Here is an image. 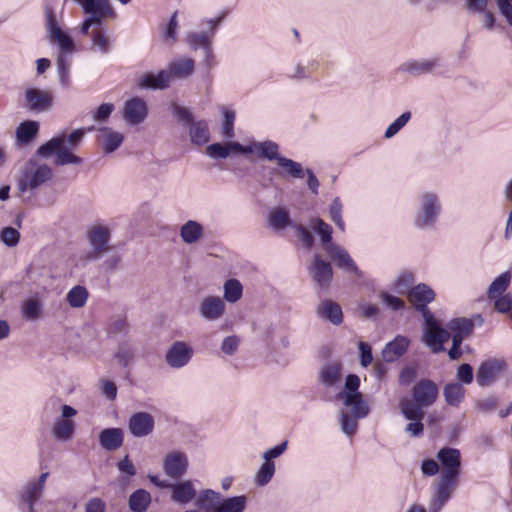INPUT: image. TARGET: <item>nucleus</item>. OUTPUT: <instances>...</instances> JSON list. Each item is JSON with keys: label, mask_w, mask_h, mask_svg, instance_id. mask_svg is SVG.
Listing matches in <instances>:
<instances>
[{"label": "nucleus", "mask_w": 512, "mask_h": 512, "mask_svg": "<svg viewBox=\"0 0 512 512\" xmlns=\"http://www.w3.org/2000/svg\"><path fill=\"white\" fill-rule=\"evenodd\" d=\"M189 134L191 142L195 145H203L207 143L210 138L208 125L203 120L192 123L189 129Z\"/></svg>", "instance_id": "nucleus-43"}, {"label": "nucleus", "mask_w": 512, "mask_h": 512, "mask_svg": "<svg viewBox=\"0 0 512 512\" xmlns=\"http://www.w3.org/2000/svg\"><path fill=\"white\" fill-rule=\"evenodd\" d=\"M199 315L206 321H217L225 313V303L219 296H206L198 305Z\"/></svg>", "instance_id": "nucleus-12"}, {"label": "nucleus", "mask_w": 512, "mask_h": 512, "mask_svg": "<svg viewBox=\"0 0 512 512\" xmlns=\"http://www.w3.org/2000/svg\"><path fill=\"white\" fill-rule=\"evenodd\" d=\"M92 41V50H98L102 54H107L110 50V38L106 34L105 28L93 29L90 33Z\"/></svg>", "instance_id": "nucleus-46"}, {"label": "nucleus", "mask_w": 512, "mask_h": 512, "mask_svg": "<svg viewBox=\"0 0 512 512\" xmlns=\"http://www.w3.org/2000/svg\"><path fill=\"white\" fill-rule=\"evenodd\" d=\"M133 358H134L133 348H131L128 344L119 345V347L115 353V359L121 366L127 367L132 362Z\"/></svg>", "instance_id": "nucleus-57"}, {"label": "nucleus", "mask_w": 512, "mask_h": 512, "mask_svg": "<svg viewBox=\"0 0 512 512\" xmlns=\"http://www.w3.org/2000/svg\"><path fill=\"white\" fill-rule=\"evenodd\" d=\"M325 251L336 262L339 268L345 269L357 277H362V272L358 269L357 265L345 249L336 244H329L325 246Z\"/></svg>", "instance_id": "nucleus-20"}, {"label": "nucleus", "mask_w": 512, "mask_h": 512, "mask_svg": "<svg viewBox=\"0 0 512 512\" xmlns=\"http://www.w3.org/2000/svg\"><path fill=\"white\" fill-rule=\"evenodd\" d=\"M412 399L402 398L399 409L406 419L424 418L423 409L431 407L439 395L438 385L430 379H420L411 388Z\"/></svg>", "instance_id": "nucleus-2"}, {"label": "nucleus", "mask_w": 512, "mask_h": 512, "mask_svg": "<svg viewBox=\"0 0 512 512\" xmlns=\"http://www.w3.org/2000/svg\"><path fill=\"white\" fill-rule=\"evenodd\" d=\"M99 442L103 449L114 451L123 444V431L120 428H106L99 434Z\"/></svg>", "instance_id": "nucleus-29"}, {"label": "nucleus", "mask_w": 512, "mask_h": 512, "mask_svg": "<svg viewBox=\"0 0 512 512\" xmlns=\"http://www.w3.org/2000/svg\"><path fill=\"white\" fill-rule=\"evenodd\" d=\"M43 489H39L30 481L26 484L23 492L21 493L20 500L27 505L28 512H35L34 504L41 497Z\"/></svg>", "instance_id": "nucleus-47"}, {"label": "nucleus", "mask_w": 512, "mask_h": 512, "mask_svg": "<svg viewBox=\"0 0 512 512\" xmlns=\"http://www.w3.org/2000/svg\"><path fill=\"white\" fill-rule=\"evenodd\" d=\"M268 224L274 230H283L287 226H294L288 211L282 207L270 211Z\"/></svg>", "instance_id": "nucleus-39"}, {"label": "nucleus", "mask_w": 512, "mask_h": 512, "mask_svg": "<svg viewBox=\"0 0 512 512\" xmlns=\"http://www.w3.org/2000/svg\"><path fill=\"white\" fill-rule=\"evenodd\" d=\"M26 107L34 112L48 111L52 107L53 95L50 91L28 88L25 91Z\"/></svg>", "instance_id": "nucleus-13"}, {"label": "nucleus", "mask_w": 512, "mask_h": 512, "mask_svg": "<svg viewBox=\"0 0 512 512\" xmlns=\"http://www.w3.org/2000/svg\"><path fill=\"white\" fill-rule=\"evenodd\" d=\"M220 493L212 490L205 489L198 495L195 505L205 512H214L218 502H220Z\"/></svg>", "instance_id": "nucleus-36"}, {"label": "nucleus", "mask_w": 512, "mask_h": 512, "mask_svg": "<svg viewBox=\"0 0 512 512\" xmlns=\"http://www.w3.org/2000/svg\"><path fill=\"white\" fill-rule=\"evenodd\" d=\"M243 293V287L239 280L228 279L223 285V299L230 302L236 303L241 299Z\"/></svg>", "instance_id": "nucleus-45"}, {"label": "nucleus", "mask_w": 512, "mask_h": 512, "mask_svg": "<svg viewBox=\"0 0 512 512\" xmlns=\"http://www.w3.org/2000/svg\"><path fill=\"white\" fill-rule=\"evenodd\" d=\"M72 149H69L65 146V134H60L46 143L39 146L36 151L37 156L42 158H49L51 155H55L54 164L57 166H64L68 164L79 165L82 163V159L73 154L71 152Z\"/></svg>", "instance_id": "nucleus-5"}, {"label": "nucleus", "mask_w": 512, "mask_h": 512, "mask_svg": "<svg viewBox=\"0 0 512 512\" xmlns=\"http://www.w3.org/2000/svg\"><path fill=\"white\" fill-rule=\"evenodd\" d=\"M342 209L343 205L339 197H335L329 207V216L334 224L341 230L344 231L345 224L342 220Z\"/></svg>", "instance_id": "nucleus-53"}, {"label": "nucleus", "mask_w": 512, "mask_h": 512, "mask_svg": "<svg viewBox=\"0 0 512 512\" xmlns=\"http://www.w3.org/2000/svg\"><path fill=\"white\" fill-rule=\"evenodd\" d=\"M188 458L180 451L168 453L163 460V470L167 476L180 479L187 471Z\"/></svg>", "instance_id": "nucleus-15"}, {"label": "nucleus", "mask_w": 512, "mask_h": 512, "mask_svg": "<svg viewBox=\"0 0 512 512\" xmlns=\"http://www.w3.org/2000/svg\"><path fill=\"white\" fill-rule=\"evenodd\" d=\"M414 283V276L410 272H402L393 283V289L399 294H408Z\"/></svg>", "instance_id": "nucleus-52"}, {"label": "nucleus", "mask_w": 512, "mask_h": 512, "mask_svg": "<svg viewBox=\"0 0 512 512\" xmlns=\"http://www.w3.org/2000/svg\"><path fill=\"white\" fill-rule=\"evenodd\" d=\"M45 16L50 39L52 41H57L62 51L71 52L74 49V42L72 38L65 34L58 26L53 10L46 7Z\"/></svg>", "instance_id": "nucleus-11"}, {"label": "nucleus", "mask_w": 512, "mask_h": 512, "mask_svg": "<svg viewBox=\"0 0 512 512\" xmlns=\"http://www.w3.org/2000/svg\"><path fill=\"white\" fill-rule=\"evenodd\" d=\"M192 355L193 350L188 344L176 341L167 351L165 361L171 368L179 369L188 364Z\"/></svg>", "instance_id": "nucleus-14"}, {"label": "nucleus", "mask_w": 512, "mask_h": 512, "mask_svg": "<svg viewBox=\"0 0 512 512\" xmlns=\"http://www.w3.org/2000/svg\"><path fill=\"white\" fill-rule=\"evenodd\" d=\"M449 338V333L440 325L424 329L423 341L431 348L433 353H439L444 350L443 343Z\"/></svg>", "instance_id": "nucleus-23"}, {"label": "nucleus", "mask_w": 512, "mask_h": 512, "mask_svg": "<svg viewBox=\"0 0 512 512\" xmlns=\"http://www.w3.org/2000/svg\"><path fill=\"white\" fill-rule=\"evenodd\" d=\"M313 230L320 235L321 241L326 246L331 243L332 240V228L326 222L320 218H314L310 222Z\"/></svg>", "instance_id": "nucleus-49"}, {"label": "nucleus", "mask_w": 512, "mask_h": 512, "mask_svg": "<svg viewBox=\"0 0 512 512\" xmlns=\"http://www.w3.org/2000/svg\"><path fill=\"white\" fill-rule=\"evenodd\" d=\"M440 67L439 58H422L412 59L404 62L399 67V70L403 73H407L411 76L417 77L423 74L432 73L434 70Z\"/></svg>", "instance_id": "nucleus-16"}, {"label": "nucleus", "mask_w": 512, "mask_h": 512, "mask_svg": "<svg viewBox=\"0 0 512 512\" xmlns=\"http://www.w3.org/2000/svg\"><path fill=\"white\" fill-rule=\"evenodd\" d=\"M359 386H360V379L357 375L355 374H349L347 377H346V380H345V385H344V388L342 391H340L338 394H337V397L339 399H342L344 398V395H356V394H361L358 389H359Z\"/></svg>", "instance_id": "nucleus-55"}, {"label": "nucleus", "mask_w": 512, "mask_h": 512, "mask_svg": "<svg viewBox=\"0 0 512 512\" xmlns=\"http://www.w3.org/2000/svg\"><path fill=\"white\" fill-rule=\"evenodd\" d=\"M75 423L68 419H56L52 426V435L59 441L66 442L72 439Z\"/></svg>", "instance_id": "nucleus-34"}, {"label": "nucleus", "mask_w": 512, "mask_h": 512, "mask_svg": "<svg viewBox=\"0 0 512 512\" xmlns=\"http://www.w3.org/2000/svg\"><path fill=\"white\" fill-rule=\"evenodd\" d=\"M473 327L474 324L472 320L467 318H455L452 319L448 324V328L452 333L460 334L465 337L472 333Z\"/></svg>", "instance_id": "nucleus-48"}, {"label": "nucleus", "mask_w": 512, "mask_h": 512, "mask_svg": "<svg viewBox=\"0 0 512 512\" xmlns=\"http://www.w3.org/2000/svg\"><path fill=\"white\" fill-rule=\"evenodd\" d=\"M116 15H99V14H90L81 24L80 31L82 34H89V29L91 27H96L95 29L104 28L103 21L107 18H115Z\"/></svg>", "instance_id": "nucleus-51"}, {"label": "nucleus", "mask_w": 512, "mask_h": 512, "mask_svg": "<svg viewBox=\"0 0 512 512\" xmlns=\"http://www.w3.org/2000/svg\"><path fill=\"white\" fill-rule=\"evenodd\" d=\"M494 300V309L501 313L509 315L512 310V295L510 293L498 296Z\"/></svg>", "instance_id": "nucleus-59"}, {"label": "nucleus", "mask_w": 512, "mask_h": 512, "mask_svg": "<svg viewBox=\"0 0 512 512\" xmlns=\"http://www.w3.org/2000/svg\"><path fill=\"white\" fill-rule=\"evenodd\" d=\"M275 473V464L272 461H266L261 464L256 476L255 483L258 486L266 485Z\"/></svg>", "instance_id": "nucleus-50"}, {"label": "nucleus", "mask_w": 512, "mask_h": 512, "mask_svg": "<svg viewBox=\"0 0 512 512\" xmlns=\"http://www.w3.org/2000/svg\"><path fill=\"white\" fill-rule=\"evenodd\" d=\"M171 109L179 122L189 124L190 126L192 123H195L193 121L192 113L187 108L179 106L176 103H173L171 105Z\"/></svg>", "instance_id": "nucleus-63"}, {"label": "nucleus", "mask_w": 512, "mask_h": 512, "mask_svg": "<svg viewBox=\"0 0 512 512\" xmlns=\"http://www.w3.org/2000/svg\"><path fill=\"white\" fill-rule=\"evenodd\" d=\"M194 71V61L191 58H179L169 63V73L176 78H186Z\"/></svg>", "instance_id": "nucleus-38"}, {"label": "nucleus", "mask_w": 512, "mask_h": 512, "mask_svg": "<svg viewBox=\"0 0 512 512\" xmlns=\"http://www.w3.org/2000/svg\"><path fill=\"white\" fill-rule=\"evenodd\" d=\"M222 114V134L225 138L231 139L234 137L235 112L233 110L223 109Z\"/></svg>", "instance_id": "nucleus-56"}, {"label": "nucleus", "mask_w": 512, "mask_h": 512, "mask_svg": "<svg viewBox=\"0 0 512 512\" xmlns=\"http://www.w3.org/2000/svg\"><path fill=\"white\" fill-rule=\"evenodd\" d=\"M443 396L448 405L457 407L465 398V389L459 382L448 383L443 388Z\"/></svg>", "instance_id": "nucleus-33"}, {"label": "nucleus", "mask_w": 512, "mask_h": 512, "mask_svg": "<svg viewBox=\"0 0 512 512\" xmlns=\"http://www.w3.org/2000/svg\"><path fill=\"white\" fill-rule=\"evenodd\" d=\"M236 152L240 154H251L252 147L251 146H243L242 144L230 141L226 144L222 143H213L207 146L206 154L212 159H225L230 153Z\"/></svg>", "instance_id": "nucleus-17"}, {"label": "nucleus", "mask_w": 512, "mask_h": 512, "mask_svg": "<svg viewBox=\"0 0 512 512\" xmlns=\"http://www.w3.org/2000/svg\"><path fill=\"white\" fill-rule=\"evenodd\" d=\"M111 231L107 226L94 225L87 230V240L90 250L87 253L88 260H99L109 253L112 246L109 244Z\"/></svg>", "instance_id": "nucleus-7"}, {"label": "nucleus", "mask_w": 512, "mask_h": 512, "mask_svg": "<svg viewBox=\"0 0 512 512\" xmlns=\"http://www.w3.org/2000/svg\"><path fill=\"white\" fill-rule=\"evenodd\" d=\"M171 81V75L167 70H161L157 74L146 73L142 75L138 81V86L143 89H160L167 88Z\"/></svg>", "instance_id": "nucleus-24"}, {"label": "nucleus", "mask_w": 512, "mask_h": 512, "mask_svg": "<svg viewBox=\"0 0 512 512\" xmlns=\"http://www.w3.org/2000/svg\"><path fill=\"white\" fill-rule=\"evenodd\" d=\"M511 281V273L509 271L503 272L490 284L487 290V298L489 300L496 299L498 296L504 295L503 293L509 287Z\"/></svg>", "instance_id": "nucleus-41"}, {"label": "nucleus", "mask_w": 512, "mask_h": 512, "mask_svg": "<svg viewBox=\"0 0 512 512\" xmlns=\"http://www.w3.org/2000/svg\"><path fill=\"white\" fill-rule=\"evenodd\" d=\"M411 119V113L409 111L402 113L396 118L386 129L385 138H392L395 136Z\"/></svg>", "instance_id": "nucleus-54"}, {"label": "nucleus", "mask_w": 512, "mask_h": 512, "mask_svg": "<svg viewBox=\"0 0 512 512\" xmlns=\"http://www.w3.org/2000/svg\"><path fill=\"white\" fill-rule=\"evenodd\" d=\"M341 400H343L346 407L351 408V412L356 419L364 418L368 415L369 407L363 400L362 394L344 395V398Z\"/></svg>", "instance_id": "nucleus-31"}, {"label": "nucleus", "mask_w": 512, "mask_h": 512, "mask_svg": "<svg viewBox=\"0 0 512 512\" xmlns=\"http://www.w3.org/2000/svg\"><path fill=\"white\" fill-rule=\"evenodd\" d=\"M159 488H167L171 490V500L177 504L186 505L196 498V489L192 481L185 480L177 483H169L163 481L157 483Z\"/></svg>", "instance_id": "nucleus-8"}, {"label": "nucleus", "mask_w": 512, "mask_h": 512, "mask_svg": "<svg viewBox=\"0 0 512 512\" xmlns=\"http://www.w3.org/2000/svg\"><path fill=\"white\" fill-rule=\"evenodd\" d=\"M52 178L53 171L48 165L38 164L36 160L30 159L20 170L17 178V190L20 195H23L51 181Z\"/></svg>", "instance_id": "nucleus-3"}, {"label": "nucleus", "mask_w": 512, "mask_h": 512, "mask_svg": "<svg viewBox=\"0 0 512 512\" xmlns=\"http://www.w3.org/2000/svg\"><path fill=\"white\" fill-rule=\"evenodd\" d=\"M179 235L183 243L192 245L203 238L204 227L196 220H188L180 227Z\"/></svg>", "instance_id": "nucleus-25"}, {"label": "nucleus", "mask_w": 512, "mask_h": 512, "mask_svg": "<svg viewBox=\"0 0 512 512\" xmlns=\"http://www.w3.org/2000/svg\"><path fill=\"white\" fill-rule=\"evenodd\" d=\"M408 299L416 310H423L435 299V292L428 285L420 283L409 290Z\"/></svg>", "instance_id": "nucleus-22"}, {"label": "nucleus", "mask_w": 512, "mask_h": 512, "mask_svg": "<svg viewBox=\"0 0 512 512\" xmlns=\"http://www.w3.org/2000/svg\"><path fill=\"white\" fill-rule=\"evenodd\" d=\"M409 346V340L403 336H397L393 341L387 343L382 350V358L385 362H393L401 357Z\"/></svg>", "instance_id": "nucleus-27"}, {"label": "nucleus", "mask_w": 512, "mask_h": 512, "mask_svg": "<svg viewBox=\"0 0 512 512\" xmlns=\"http://www.w3.org/2000/svg\"><path fill=\"white\" fill-rule=\"evenodd\" d=\"M308 271L314 282L321 288L326 289L331 283L333 270L329 262L323 260L318 254L313 256L308 266Z\"/></svg>", "instance_id": "nucleus-10"}, {"label": "nucleus", "mask_w": 512, "mask_h": 512, "mask_svg": "<svg viewBox=\"0 0 512 512\" xmlns=\"http://www.w3.org/2000/svg\"><path fill=\"white\" fill-rule=\"evenodd\" d=\"M128 428L135 437H145L153 432L154 418L147 412H137L129 420Z\"/></svg>", "instance_id": "nucleus-21"}, {"label": "nucleus", "mask_w": 512, "mask_h": 512, "mask_svg": "<svg viewBox=\"0 0 512 512\" xmlns=\"http://www.w3.org/2000/svg\"><path fill=\"white\" fill-rule=\"evenodd\" d=\"M441 210L439 196L435 192H422L419 195V209L414 219L415 226L420 229L433 227Z\"/></svg>", "instance_id": "nucleus-6"}, {"label": "nucleus", "mask_w": 512, "mask_h": 512, "mask_svg": "<svg viewBox=\"0 0 512 512\" xmlns=\"http://www.w3.org/2000/svg\"><path fill=\"white\" fill-rule=\"evenodd\" d=\"M98 130L103 132L102 149L107 154L118 149L124 140V136L121 133L113 131L109 127H100Z\"/></svg>", "instance_id": "nucleus-30"}, {"label": "nucleus", "mask_w": 512, "mask_h": 512, "mask_svg": "<svg viewBox=\"0 0 512 512\" xmlns=\"http://www.w3.org/2000/svg\"><path fill=\"white\" fill-rule=\"evenodd\" d=\"M240 345V338L236 335H230L223 339L221 343V351L228 356L234 355Z\"/></svg>", "instance_id": "nucleus-61"}, {"label": "nucleus", "mask_w": 512, "mask_h": 512, "mask_svg": "<svg viewBox=\"0 0 512 512\" xmlns=\"http://www.w3.org/2000/svg\"><path fill=\"white\" fill-rule=\"evenodd\" d=\"M122 257L118 253H112L102 262L101 267L106 272H114L121 268Z\"/></svg>", "instance_id": "nucleus-62"}, {"label": "nucleus", "mask_w": 512, "mask_h": 512, "mask_svg": "<svg viewBox=\"0 0 512 512\" xmlns=\"http://www.w3.org/2000/svg\"><path fill=\"white\" fill-rule=\"evenodd\" d=\"M84 135L85 129L83 128L73 130L69 135H65V146L69 149L76 148L83 140Z\"/></svg>", "instance_id": "nucleus-64"}, {"label": "nucleus", "mask_w": 512, "mask_h": 512, "mask_svg": "<svg viewBox=\"0 0 512 512\" xmlns=\"http://www.w3.org/2000/svg\"><path fill=\"white\" fill-rule=\"evenodd\" d=\"M319 317L331 322L334 325H340L343 322V313L340 305L332 300L322 301L316 310Z\"/></svg>", "instance_id": "nucleus-26"}, {"label": "nucleus", "mask_w": 512, "mask_h": 512, "mask_svg": "<svg viewBox=\"0 0 512 512\" xmlns=\"http://www.w3.org/2000/svg\"><path fill=\"white\" fill-rule=\"evenodd\" d=\"M343 365L340 361L334 360L324 363L318 373L319 382L327 387H335L342 380Z\"/></svg>", "instance_id": "nucleus-19"}, {"label": "nucleus", "mask_w": 512, "mask_h": 512, "mask_svg": "<svg viewBox=\"0 0 512 512\" xmlns=\"http://www.w3.org/2000/svg\"><path fill=\"white\" fill-rule=\"evenodd\" d=\"M146 102L140 97H133L124 104L123 117L131 125L143 122L147 116Z\"/></svg>", "instance_id": "nucleus-18"}, {"label": "nucleus", "mask_w": 512, "mask_h": 512, "mask_svg": "<svg viewBox=\"0 0 512 512\" xmlns=\"http://www.w3.org/2000/svg\"><path fill=\"white\" fill-rule=\"evenodd\" d=\"M443 470L433 483V492L428 503L429 512H440L452 498L461 472V455L456 448L444 447L436 454Z\"/></svg>", "instance_id": "nucleus-1"}, {"label": "nucleus", "mask_w": 512, "mask_h": 512, "mask_svg": "<svg viewBox=\"0 0 512 512\" xmlns=\"http://www.w3.org/2000/svg\"><path fill=\"white\" fill-rule=\"evenodd\" d=\"M379 297L381 298L383 304L393 311L402 310L405 307V302L401 298L388 292L381 291Z\"/></svg>", "instance_id": "nucleus-58"}, {"label": "nucleus", "mask_w": 512, "mask_h": 512, "mask_svg": "<svg viewBox=\"0 0 512 512\" xmlns=\"http://www.w3.org/2000/svg\"><path fill=\"white\" fill-rule=\"evenodd\" d=\"M1 241L8 247H14L18 244L20 233L13 227H5L1 231Z\"/></svg>", "instance_id": "nucleus-60"}, {"label": "nucleus", "mask_w": 512, "mask_h": 512, "mask_svg": "<svg viewBox=\"0 0 512 512\" xmlns=\"http://www.w3.org/2000/svg\"><path fill=\"white\" fill-rule=\"evenodd\" d=\"M247 506L245 495L228 497L218 502L214 512H244Z\"/></svg>", "instance_id": "nucleus-32"}, {"label": "nucleus", "mask_w": 512, "mask_h": 512, "mask_svg": "<svg viewBox=\"0 0 512 512\" xmlns=\"http://www.w3.org/2000/svg\"><path fill=\"white\" fill-rule=\"evenodd\" d=\"M505 362L499 359H488L482 362L476 373V381L480 387L492 385L505 369Z\"/></svg>", "instance_id": "nucleus-9"}, {"label": "nucleus", "mask_w": 512, "mask_h": 512, "mask_svg": "<svg viewBox=\"0 0 512 512\" xmlns=\"http://www.w3.org/2000/svg\"><path fill=\"white\" fill-rule=\"evenodd\" d=\"M43 311L42 302L35 297H30L23 301L21 305L22 317L28 321H35L41 317Z\"/></svg>", "instance_id": "nucleus-40"}, {"label": "nucleus", "mask_w": 512, "mask_h": 512, "mask_svg": "<svg viewBox=\"0 0 512 512\" xmlns=\"http://www.w3.org/2000/svg\"><path fill=\"white\" fill-rule=\"evenodd\" d=\"M39 131V123L33 120H26L19 124L16 129V138L20 144L30 143Z\"/></svg>", "instance_id": "nucleus-37"}, {"label": "nucleus", "mask_w": 512, "mask_h": 512, "mask_svg": "<svg viewBox=\"0 0 512 512\" xmlns=\"http://www.w3.org/2000/svg\"><path fill=\"white\" fill-rule=\"evenodd\" d=\"M221 21V17L207 20L205 22L206 28L204 30L200 32H190L186 38L187 44L192 50H202L204 63L208 69L215 65L212 39L215 35L217 26Z\"/></svg>", "instance_id": "nucleus-4"}, {"label": "nucleus", "mask_w": 512, "mask_h": 512, "mask_svg": "<svg viewBox=\"0 0 512 512\" xmlns=\"http://www.w3.org/2000/svg\"><path fill=\"white\" fill-rule=\"evenodd\" d=\"M150 503L151 495L144 489H137L128 499V506L132 512H146Z\"/></svg>", "instance_id": "nucleus-35"}, {"label": "nucleus", "mask_w": 512, "mask_h": 512, "mask_svg": "<svg viewBox=\"0 0 512 512\" xmlns=\"http://www.w3.org/2000/svg\"><path fill=\"white\" fill-rule=\"evenodd\" d=\"M88 296V290L84 286L76 285L66 294V301L72 308H81L86 304Z\"/></svg>", "instance_id": "nucleus-44"}, {"label": "nucleus", "mask_w": 512, "mask_h": 512, "mask_svg": "<svg viewBox=\"0 0 512 512\" xmlns=\"http://www.w3.org/2000/svg\"><path fill=\"white\" fill-rule=\"evenodd\" d=\"M277 166L281 169V175L284 178L302 179L304 177V168L300 163L292 159L283 156L282 159H279Z\"/></svg>", "instance_id": "nucleus-42"}, {"label": "nucleus", "mask_w": 512, "mask_h": 512, "mask_svg": "<svg viewBox=\"0 0 512 512\" xmlns=\"http://www.w3.org/2000/svg\"><path fill=\"white\" fill-rule=\"evenodd\" d=\"M252 147V153H255L259 158L266 159L268 161H276L278 164L279 159L283 156L279 153V145L271 140L262 142H255Z\"/></svg>", "instance_id": "nucleus-28"}]
</instances>
